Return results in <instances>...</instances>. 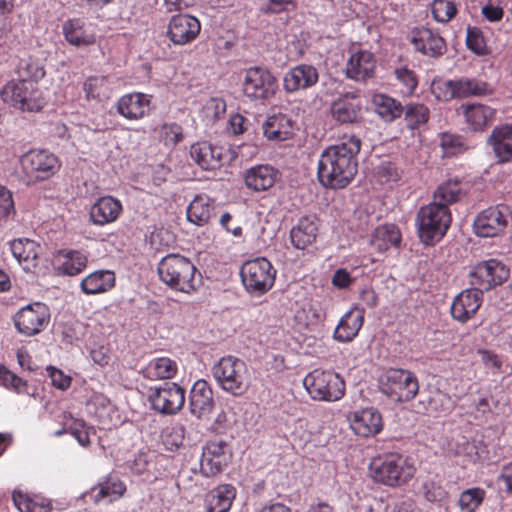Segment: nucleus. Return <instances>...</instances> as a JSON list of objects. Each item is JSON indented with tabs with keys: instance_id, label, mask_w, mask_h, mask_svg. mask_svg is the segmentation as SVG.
Returning a JSON list of instances; mask_svg holds the SVG:
<instances>
[{
	"instance_id": "nucleus-19",
	"label": "nucleus",
	"mask_w": 512,
	"mask_h": 512,
	"mask_svg": "<svg viewBox=\"0 0 512 512\" xmlns=\"http://www.w3.org/2000/svg\"><path fill=\"white\" fill-rule=\"evenodd\" d=\"M230 453L222 442H210L203 447L200 469L203 475L210 477L218 474L228 464Z\"/></svg>"
},
{
	"instance_id": "nucleus-64",
	"label": "nucleus",
	"mask_w": 512,
	"mask_h": 512,
	"mask_svg": "<svg viewBox=\"0 0 512 512\" xmlns=\"http://www.w3.org/2000/svg\"><path fill=\"white\" fill-rule=\"evenodd\" d=\"M424 494L426 499L430 502L441 501L446 496V492L433 482L424 484Z\"/></svg>"
},
{
	"instance_id": "nucleus-40",
	"label": "nucleus",
	"mask_w": 512,
	"mask_h": 512,
	"mask_svg": "<svg viewBox=\"0 0 512 512\" xmlns=\"http://www.w3.org/2000/svg\"><path fill=\"white\" fill-rule=\"evenodd\" d=\"M115 285V274L111 270H98L81 281V289L87 295L107 292Z\"/></svg>"
},
{
	"instance_id": "nucleus-41",
	"label": "nucleus",
	"mask_w": 512,
	"mask_h": 512,
	"mask_svg": "<svg viewBox=\"0 0 512 512\" xmlns=\"http://www.w3.org/2000/svg\"><path fill=\"white\" fill-rule=\"evenodd\" d=\"M401 242V233L394 224L378 226L372 233L370 244L379 252H385L391 247H398Z\"/></svg>"
},
{
	"instance_id": "nucleus-16",
	"label": "nucleus",
	"mask_w": 512,
	"mask_h": 512,
	"mask_svg": "<svg viewBox=\"0 0 512 512\" xmlns=\"http://www.w3.org/2000/svg\"><path fill=\"white\" fill-rule=\"evenodd\" d=\"M201 30L200 21L188 14L174 15L167 26V36L174 45L183 46L193 42Z\"/></svg>"
},
{
	"instance_id": "nucleus-2",
	"label": "nucleus",
	"mask_w": 512,
	"mask_h": 512,
	"mask_svg": "<svg viewBox=\"0 0 512 512\" xmlns=\"http://www.w3.org/2000/svg\"><path fill=\"white\" fill-rule=\"evenodd\" d=\"M197 268L190 258L179 253H170L157 265L159 280L173 291L192 294L197 290Z\"/></svg>"
},
{
	"instance_id": "nucleus-42",
	"label": "nucleus",
	"mask_w": 512,
	"mask_h": 512,
	"mask_svg": "<svg viewBox=\"0 0 512 512\" xmlns=\"http://www.w3.org/2000/svg\"><path fill=\"white\" fill-rule=\"evenodd\" d=\"M213 200L205 195L195 196L187 208V218L190 222L202 226L210 220L213 215Z\"/></svg>"
},
{
	"instance_id": "nucleus-50",
	"label": "nucleus",
	"mask_w": 512,
	"mask_h": 512,
	"mask_svg": "<svg viewBox=\"0 0 512 512\" xmlns=\"http://www.w3.org/2000/svg\"><path fill=\"white\" fill-rule=\"evenodd\" d=\"M17 72L20 80H29L35 83L45 75L43 67L31 58L21 59L17 66Z\"/></svg>"
},
{
	"instance_id": "nucleus-47",
	"label": "nucleus",
	"mask_w": 512,
	"mask_h": 512,
	"mask_svg": "<svg viewBox=\"0 0 512 512\" xmlns=\"http://www.w3.org/2000/svg\"><path fill=\"white\" fill-rule=\"evenodd\" d=\"M61 423L67 427L69 433L75 437L81 446L90 444L89 430L90 428L83 420L74 418L70 413L63 412L60 416Z\"/></svg>"
},
{
	"instance_id": "nucleus-11",
	"label": "nucleus",
	"mask_w": 512,
	"mask_h": 512,
	"mask_svg": "<svg viewBox=\"0 0 512 512\" xmlns=\"http://www.w3.org/2000/svg\"><path fill=\"white\" fill-rule=\"evenodd\" d=\"M243 92L252 100H267L274 96L278 83L273 74L263 67H251L245 71Z\"/></svg>"
},
{
	"instance_id": "nucleus-12",
	"label": "nucleus",
	"mask_w": 512,
	"mask_h": 512,
	"mask_svg": "<svg viewBox=\"0 0 512 512\" xmlns=\"http://www.w3.org/2000/svg\"><path fill=\"white\" fill-rule=\"evenodd\" d=\"M148 399L161 414H176L185 403V390L176 383L166 382L150 389Z\"/></svg>"
},
{
	"instance_id": "nucleus-28",
	"label": "nucleus",
	"mask_w": 512,
	"mask_h": 512,
	"mask_svg": "<svg viewBox=\"0 0 512 512\" xmlns=\"http://www.w3.org/2000/svg\"><path fill=\"white\" fill-rule=\"evenodd\" d=\"M458 112L472 131H482L494 120L496 114L493 108L480 103L462 104Z\"/></svg>"
},
{
	"instance_id": "nucleus-5",
	"label": "nucleus",
	"mask_w": 512,
	"mask_h": 512,
	"mask_svg": "<svg viewBox=\"0 0 512 512\" xmlns=\"http://www.w3.org/2000/svg\"><path fill=\"white\" fill-rule=\"evenodd\" d=\"M217 384L227 392L240 395L249 384L248 369L245 362L233 356L222 357L212 368Z\"/></svg>"
},
{
	"instance_id": "nucleus-63",
	"label": "nucleus",
	"mask_w": 512,
	"mask_h": 512,
	"mask_svg": "<svg viewBox=\"0 0 512 512\" xmlns=\"http://www.w3.org/2000/svg\"><path fill=\"white\" fill-rule=\"evenodd\" d=\"M353 277L350 272L344 268L337 269L332 276V284L338 289L348 288L353 283Z\"/></svg>"
},
{
	"instance_id": "nucleus-43",
	"label": "nucleus",
	"mask_w": 512,
	"mask_h": 512,
	"mask_svg": "<svg viewBox=\"0 0 512 512\" xmlns=\"http://www.w3.org/2000/svg\"><path fill=\"white\" fill-rule=\"evenodd\" d=\"M178 370L177 363L169 357L151 359L143 368V376L150 380H164L173 378Z\"/></svg>"
},
{
	"instance_id": "nucleus-22",
	"label": "nucleus",
	"mask_w": 512,
	"mask_h": 512,
	"mask_svg": "<svg viewBox=\"0 0 512 512\" xmlns=\"http://www.w3.org/2000/svg\"><path fill=\"white\" fill-rule=\"evenodd\" d=\"M318 80L319 73L316 67L309 64H299L285 73L283 87L286 92L293 93L313 87Z\"/></svg>"
},
{
	"instance_id": "nucleus-46",
	"label": "nucleus",
	"mask_w": 512,
	"mask_h": 512,
	"mask_svg": "<svg viewBox=\"0 0 512 512\" xmlns=\"http://www.w3.org/2000/svg\"><path fill=\"white\" fill-rule=\"evenodd\" d=\"M111 82L107 76H91L83 84L88 99L102 100L109 97Z\"/></svg>"
},
{
	"instance_id": "nucleus-3",
	"label": "nucleus",
	"mask_w": 512,
	"mask_h": 512,
	"mask_svg": "<svg viewBox=\"0 0 512 512\" xmlns=\"http://www.w3.org/2000/svg\"><path fill=\"white\" fill-rule=\"evenodd\" d=\"M369 470L375 482L389 487L406 484L413 478L416 471L408 457L397 453L373 460Z\"/></svg>"
},
{
	"instance_id": "nucleus-36",
	"label": "nucleus",
	"mask_w": 512,
	"mask_h": 512,
	"mask_svg": "<svg viewBox=\"0 0 512 512\" xmlns=\"http://www.w3.org/2000/svg\"><path fill=\"white\" fill-rule=\"evenodd\" d=\"M466 194L462 181L457 178L447 179L441 182L433 192L432 203L438 206L449 208L450 205L458 202Z\"/></svg>"
},
{
	"instance_id": "nucleus-39",
	"label": "nucleus",
	"mask_w": 512,
	"mask_h": 512,
	"mask_svg": "<svg viewBox=\"0 0 512 512\" xmlns=\"http://www.w3.org/2000/svg\"><path fill=\"white\" fill-rule=\"evenodd\" d=\"M87 265V256L76 250L59 251L54 259L56 270L64 275L74 276L79 274Z\"/></svg>"
},
{
	"instance_id": "nucleus-8",
	"label": "nucleus",
	"mask_w": 512,
	"mask_h": 512,
	"mask_svg": "<svg viewBox=\"0 0 512 512\" xmlns=\"http://www.w3.org/2000/svg\"><path fill=\"white\" fill-rule=\"evenodd\" d=\"M303 385L314 400L337 401L345 393V382L332 371L314 370L303 379Z\"/></svg>"
},
{
	"instance_id": "nucleus-21",
	"label": "nucleus",
	"mask_w": 512,
	"mask_h": 512,
	"mask_svg": "<svg viewBox=\"0 0 512 512\" xmlns=\"http://www.w3.org/2000/svg\"><path fill=\"white\" fill-rule=\"evenodd\" d=\"M351 429L361 437H371L379 434L383 429V418L375 408H365L353 412L349 416Z\"/></svg>"
},
{
	"instance_id": "nucleus-31",
	"label": "nucleus",
	"mask_w": 512,
	"mask_h": 512,
	"mask_svg": "<svg viewBox=\"0 0 512 512\" xmlns=\"http://www.w3.org/2000/svg\"><path fill=\"white\" fill-rule=\"evenodd\" d=\"M364 322V310L354 307L340 319L334 331V338L339 342H350L359 333Z\"/></svg>"
},
{
	"instance_id": "nucleus-60",
	"label": "nucleus",
	"mask_w": 512,
	"mask_h": 512,
	"mask_svg": "<svg viewBox=\"0 0 512 512\" xmlns=\"http://www.w3.org/2000/svg\"><path fill=\"white\" fill-rule=\"evenodd\" d=\"M47 376L51 380V384L60 390H66L71 385V377L64 374V372L54 366H48L46 368Z\"/></svg>"
},
{
	"instance_id": "nucleus-32",
	"label": "nucleus",
	"mask_w": 512,
	"mask_h": 512,
	"mask_svg": "<svg viewBox=\"0 0 512 512\" xmlns=\"http://www.w3.org/2000/svg\"><path fill=\"white\" fill-rule=\"evenodd\" d=\"M191 158L204 170H214L221 166L222 149L208 142H198L190 147Z\"/></svg>"
},
{
	"instance_id": "nucleus-59",
	"label": "nucleus",
	"mask_w": 512,
	"mask_h": 512,
	"mask_svg": "<svg viewBox=\"0 0 512 512\" xmlns=\"http://www.w3.org/2000/svg\"><path fill=\"white\" fill-rule=\"evenodd\" d=\"M467 47L478 55L487 53V46L481 32L476 28H468L466 36Z\"/></svg>"
},
{
	"instance_id": "nucleus-52",
	"label": "nucleus",
	"mask_w": 512,
	"mask_h": 512,
	"mask_svg": "<svg viewBox=\"0 0 512 512\" xmlns=\"http://www.w3.org/2000/svg\"><path fill=\"white\" fill-rule=\"evenodd\" d=\"M431 10L437 22H448L457 12L456 5L451 0H433Z\"/></svg>"
},
{
	"instance_id": "nucleus-49",
	"label": "nucleus",
	"mask_w": 512,
	"mask_h": 512,
	"mask_svg": "<svg viewBox=\"0 0 512 512\" xmlns=\"http://www.w3.org/2000/svg\"><path fill=\"white\" fill-rule=\"evenodd\" d=\"M429 109L423 104L411 103L406 106L405 119L408 127L416 129L425 124L429 119Z\"/></svg>"
},
{
	"instance_id": "nucleus-45",
	"label": "nucleus",
	"mask_w": 512,
	"mask_h": 512,
	"mask_svg": "<svg viewBox=\"0 0 512 512\" xmlns=\"http://www.w3.org/2000/svg\"><path fill=\"white\" fill-rule=\"evenodd\" d=\"M454 88L457 98H467L471 96H482L489 92L488 85L475 78H460L454 80Z\"/></svg>"
},
{
	"instance_id": "nucleus-25",
	"label": "nucleus",
	"mask_w": 512,
	"mask_h": 512,
	"mask_svg": "<svg viewBox=\"0 0 512 512\" xmlns=\"http://www.w3.org/2000/svg\"><path fill=\"white\" fill-rule=\"evenodd\" d=\"M376 59L366 50L352 53L346 63V76L354 81H366L375 74Z\"/></svg>"
},
{
	"instance_id": "nucleus-51",
	"label": "nucleus",
	"mask_w": 512,
	"mask_h": 512,
	"mask_svg": "<svg viewBox=\"0 0 512 512\" xmlns=\"http://www.w3.org/2000/svg\"><path fill=\"white\" fill-rule=\"evenodd\" d=\"M484 490L480 488L468 489L461 493L459 506L462 512H474L482 503Z\"/></svg>"
},
{
	"instance_id": "nucleus-57",
	"label": "nucleus",
	"mask_w": 512,
	"mask_h": 512,
	"mask_svg": "<svg viewBox=\"0 0 512 512\" xmlns=\"http://www.w3.org/2000/svg\"><path fill=\"white\" fill-rule=\"evenodd\" d=\"M15 215V205L12 192L0 185V223L6 222Z\"/></svg>"
},
{
	"instance_id": "nucleus-38",
	"label": "nucleus",
	"mask_w": 512,
	"mask_h": 512,
	"mask_svg": "<svg viewBox=\"0 0 512 512\" xmlns=\"http://www.w3.org/2000/svg\"><path fill=\"white\" fill-rule=\"evenodd\" d=\"M236 491L232 485H220L205 496L206 512H228L235 499Z\"/></svg>"
},
{
	"instance_id": "nucleus-34",
	"label": "nucleus",
	"mask_w": 512,
	"mask_h": 512,
	"mask_svg": "<svg viewBox=\"0 0 512 512\" xmlns=\"http://www.w3.org/2000/svg\"><path fill=\"white\" fill-rule=\"evenodd\" d=\"M294 123L286 114L269 116L262 125L264 136L271 141H284L292 137Z\"/></svg>"
},
{
	"instance_id": "nucleus-53",
	"label": "nucleus",
	"mask_w": 512,
	"mask_h": 512,
	"mask_svg": "<svg viewBox=\"0 0 512 512\" xmlns=\"http://www.w3.org/2000/svg\"><path fill=\"white\" fill-rule=\"evenodd\" d=\"M431 92L439 101L447 102L457 98L454 80H434L431 84Z\"/></svg>"
},
{
	"instance_id": "nucleus-7",
	"label": "nucleus",
	"mask_w": 512,
	"mask_h": 512,
	"mask_svg": "<svg viewBox=\"0 0 512 512\" xmlns=\"http://www.w3.org/2000/svg\"><path fill=\"white\" fill-rule=\"evenodd\" d=\"M5 103L22 111H39L45 104L37 84L29 80H11L1 90Z\"/></svg>"
},
{
	"instance_id": "nucleus-24",
	"label": "nucleus",
	"mask_w": 512,
	"mask_h": 512,
	"mask_svg": "<svg viewBox=\"0 0 512 512\" xmlns=\"http://www.w3.org/2000/svg\"><path fill=\"white\" fill-rule=\"evenodd\" d=\"M65 40L72 46L84 47L95 43L96 34L92 24L80 18L68 19L62 24Z\"/></svg>"
},
{
	"instance_id": "nucleus-58",
	"label": "nucleus",
	"mask_w": 512,
	"mask_h": 512,
	"mask_svg": "<svg viewBox=\"0 0 512 512\" xmlns=\"http://www.w3.org/2000/svg\"><path fill=\"white\" fill-rule=\"evenodd\" d=\"M507 3L508 0H490L482 7V15L490 22H498L503 18Z\"/></svg>"
},
{
	"instance_id": "nucleus-9",
	"label": "nucleus",
	"mask_w": 512,
	"mask_h": 512,
	"mask_svg": "<svg viewBox=\"0 0 512 512\" xmlns=\"http://www.w3.org/2000/svg\"><path fill=\"white\" fill-rule=\"evenodd\" d=\"M384 394L399 402L411 401L419 391L418 379L414 373L404 369H390L381 382Z\"/></svg>"
},
{
	"instance_id": "nucleus-26",
	"label": "nucleus",
	"mask_w": 512,
	"mask_h": 512,
	"mask_svg": "<svg viewBox=\"0 0 512 512\" xmlns=\"http://www.w3.org/2000/svg\"><path fill=\"white\" fill-rule=\"evenodd\" d=\"M214 407L213 392L209 384L203 380H197L190 391L189 408L193 416L202 419L208 416Z\"/></svg>"
},
{
	"instance_id": "nucleus-4",
	"label": "nucleus",
	"mask_w": 512,
	"mask_h": 512,
	"mask_svg": "<svg viewBox=\"0 0 512 512\" xmlns=\"http://www.w3.org/2000/svg\"><path fill=\"white\" fill-rule=\"evenodd\" d=\"M451 221L450 208H444L432 202L421 207L416 218L421 241L425 245H431L441 240L450 227Z\"/></svg>"
},
{
	"instance_id": "nucleus-37",
	"label": "nucleus",
	"mask_w": 512,
	"mask_h": 512,
	"mask_svg": "<svg viewBox=\"0 0 512 512\" xmlns=\"http://www.w3.org/2000/svg\"><path fill=\"white\" fill-rule=\"evenodd\" d=\"M41 250V246L30 239H16L11 242L13 256L26 271L36 266Z\"/></svg>"
},
{
	"instance_id": "nucleus-13",
	"label": "nucleus",
	"mask_w": 512,
	"mask_h": 512,
	"mask_svg": "<svg viewBox=\"0 0 512 512\" xmlns=\"http://www.w3.org/2000/svg\"><path fill=\"white\" fill-rule=\"evenodd\" d=\"M17 331L25 336H34L45 329L50 320L48 307L40 302L28 304L14 316Z\"/></svg>"
},
{
	"instance_id": "nucleus-17",
	"label": "nucleus",
	"mask_w": 512,
	"mask_h": 512,
	"mask_svg": "<svg viewBox=\"0 0 512 512\" xmlns=\"http://www.w3.org/2000/svg\"><path fill=\"white\" fill-rule=\"evenodd\" d=\"M408 37L415 51L425 56L437 58L442 56L447 50L443 37L438 32L429 28H414Z\"/></svg>"
},
{
	"instance_id": "nucleus-61",
	"label": "nucleus",
	"mask_w": 512,
	"mask_h": 512,
	"mask_svg": "<svg viewBox=\"0 0 512 512\" xmlns=\"http://www.w3.org/2000/svg\"><path fill=\"white\" fill-rule=\"evenodd\" d=\"M12 499L20 512H36L38 506L28 495L20 491H14Z\"/></svg>"
},
{
	"instance_id": "nucleus-33",
	"label": "nucleus",
	"mask_w": 512,
	"mask_h": 512,
	"mask_svg": "<svg viewBox=\"0 0 512 512\" xmlns=\"http://www.w3.org/2000/svg\"><path fill=\"white\" fill-rule=\"evenodd\" d=\"M125 489L124 484L117 477L107 476L85 493V497H89L94 503L102 500L113 502L123 495Z\"/></svg>"
},
{
	"instance_id": "nucleus-18",
	"label": "nucleus",
	"mask_w": 512,
	"mask_h": 512,
	"mask_svg": "<svg viewBox=\"0 0 512 512\" xmlns=\"http://www.w3.org/2000/svg\"><path fill=\"white\" fill-rule=\"evenodd\" d=\"M483 301V293L475 287L463 290L451 304V315L454 320L466 323L474 317Z\"/></svg>"
},
{
	"instance_id": "nucleus-55",
	"label": "nucleus",
	"mask_w": 512,
	"mask_h": 512,
	"mask_svg": "<svg viewBox=\"0 0 512 512\" xmlns=\"http://www.w3.org/2000/svg\"><path fill=\"white\" fill-rule=\"evenodd\" d=\"M296 9L295 0H262L260 5L261 12L265 14H278L281 12H291Z\"/></svg>"
},
{
	"instance_id": "nucleus-23",
	"label": "nucleus",
	"mask_w": 512,
	"mask_h": 512,
	"mask_svg": "<svg viewBox=\"0 0 512 512\" xmlns=\"http://www.w3.org/2000/svg\"><path fill=\"white\" fill-rule=\"evenodd\" d=\"M116 108L125 119H142L151 109V96L144 93L125 94L118 99Z\"/></svg>"
},
{
	"instance_id": "nucleus-30",
	"label": "nucleus",
	"mask_w": 512,
	"mask_h": 512,
	"mask_svg": "<svg viewBox=\"0 0 512 512\" xmlns=\"http://www.w3.org/2000/svg\"><path fill=\"white\" fill-rule=\"evenodd\" d=\"M495 157L504 163L512 160V124H504L495 127L488 137Z\"/></svg>"
},
{
	"instance_id": "nucleus-56",
	"label": "nucleus",
	"mask_w": 512,
	"mask_h": 512,
	"mask_svg": "<svg viewBox=\"0 0 512 512\" xmlns=\"http://www.w3.org/2000/svg\"><path fill=\"white\" fill-rule=\"evenodd\" d=\"M160 139L167 146H174L183 139L182 128L176 123H164L159 130Z\"/></svg>"
},
{
	"instance_id": "nucleus-48",
	"label": "nucleus",
	"mask_w": 512,
	"mask_h": 512,
	"mask_svg": "<svg viewBox=\"0 0 512 512\" xmlns=\"http://www.w3.org/2000/svg\"><path fill=\"white\" fill-rule=\"evenodd\" d=\"M393 74L398 85L401 87V94L411 96L418 86V78L415 71L407 66H400L394 69Z\"/></svg>"
},
{
	"instance_id": "nucleus-15",
	"label": "nucleus",
	"mask_w": 512,
	"mask_h": 512,
	"mask_svg": "<svg viewBox=\"0 0 512 512\" xmlns=\"http://www.w3.org/2000/svg\"><path fill=\"white\" fill-rule=\"evenodd\" d=\"M509 216V209L505 205L489 207L474 219V233L479 237L498 236L506 228Z\"/></svg>"
},
{
	"instance_id": "nucleus-29",
	"label": "nucleus",
	"mask_w": 512,
	"mask_h": 512,
	"mask_svg": "<svg viewBox=\"0 0 512 512\" xmlns=\"http://www.w3.org/2000/svg\"><path fill=\"white\" fill-rule=\"evenodd\" d=\"M317 235V219L313 216H303L291 228L290 240L296 249L304 250L316 241Z\"/></svg>"
},
{
	"instance_id": "nucleus-44",
	"label": "nucleus",
	"mask_w": 512,
	"mask_h": 512,
	"mask_svg": "<svg viewBox=\"0 0 512 512\" xmlns=\"http://www.w3.org/2000/svg\"><path fill=\"white\" fill-rule=\"evenodd\" d=\"M376 113L385 121L390 122L400 117L402 106L395 99L385 94H376L372 98Z\"/></svg>"
},
{
	"instance_id": "nucleus-14",
	"label": "nucleus",
	"mask_w": 512,
	"mask_h": 512,
	"mask_svg": "<svg viewBox=\"0 0 512 512\" xmlns=\"http://www.w3.org/2000/svg\"><path fill=\"white\" fill-rule=\"evenodd\" d=\"M23 172L31 179L44 180L59 168L57 157L46 150H31L20 159Z\"/></svg>"
},
{
	"instance_id": "nucleus-1",
	"label": "nucleus",
	"mask_w": 512,
	"mask_h": 512,
	"mask_svg": "<svg viewBox=\"0 0 512 512\" xmlns=\"http://www.w3.org/2000/svg\"><path fill=\"white\" fill-rule=\"evenodd\" d=\"M361 141L354 135H345L340 141L326 148L318 160L319 182L331 189H342L354 179Z\"/></svg>"
},
{
	"instance_id": "nucleus-6",
	"label": "nucleus",
	"mask_w": 512,
	"mask_h": 512,
	"mask_svg": "<svg viewBox=\"0 0 512 512\" xmlns=\"http://www.w3.org/2000/svg\"><path fill=\"white\" fill-rule=\"evenodd\" d=\"M240 276L249 294L261 296L273 287L276 270L265 257H258L243 263Z\"/></svg>"
},
{
	"instance_id": "nucleus-35",
	"label": "nucleus",
	"mask_w": 512,
	"mask_h": 512,
	"mask_svg": "<svg viewBox=\"0 0 512 512\" xmlns=\"http://www.w3.org/2000/svg\"><path fill=\"white\" fill-rule=\"evenodd\" d=\"M277 179V171L270 165H257L248 169L244 180L247 188L253 191L270 189Z\"/></svg>"
},
{
	"instance_id": "nucleus-10",
	"label": "nucleus",
	"mask_w": 512,
	"mask_h": 512,
	"mask_svg": "<svg viewBox=\"0 0 512 512\" xmlns=\"http://www.w3.org/2000/svg\"><path fill=\"white\" fill-rule=\"evenodd\" d=\"M469 275L471 285L483 293L503 284L509 278L510 270L501 261L489 259L477 263Z\"/></svg>"
},
{
	"instance_id": "nucleus-20",
	"label": "nucleus",
	"mask_w": 512,
	"mask_h": 512,
	"mask_svg": "<svg viewBox=\"0 0 512 512\" xmlns=\"http://www.w3.org/2000/svg\"><path fill=\"white\" fill-rule=\"evenodd\" d=\"M361 99L356 93L347 92L336 98L330 107L332 118L340 124L356 123L361 118Z\"/></svg>"
},
{
	"instance_id": "nucleus-54",
	"label": "nucleus",
	"mask_w": 512,
	"mask_h": 512,
	"mask_svg": "<svg viewBox=\"0 0 512 512\" xmlns=\"http://www.w3.org/2000/svg\"><path fill=\"white\" fill-rule=\"evenodd\" d=\"M185 429L182 425H174L167 428L162 435L163 444L168 450L179 448L184 440Z\"/></svg>"
},
{
	"instance_id": "nucleus-62",
	"label": "nucleus",
	"mask_w": 512,
	"mask_h": 512,
	"mask_svg": "<svg viewBox=\"0 0 512 512\" xmlns=\"http://www.w3.org/2000/svg\"><path fill=\"white\" fill-rule=\"evenodd\" d=\"M440 144L447 155L458 152L462 146L461 140L458 136L448 133H443L441 135Z\"/></svg>"
},
{
	"instance_id": "nucleus-27",
	"label": "nucleus",
	"mask_w": 512,
	"mask_h": 512,
	"mask_svg": "<svg viewBox=\"0 0 512 512\" xmlns=\"http://www.w3.org/2000/svg\"><path fill=\"white\" fill-rule=\"evenodd\" d=\"M120 200L112 196H103L96 200L90 208V219L97 226L115 222L122 213Z\"/></svg>"
}]
</instances>
